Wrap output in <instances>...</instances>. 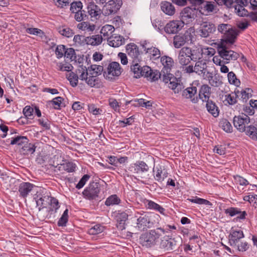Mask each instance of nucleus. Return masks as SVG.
Instances as JSON below:
<instances>
[{"instance_id":"obj_16","label":"nucleus","mask_w":257,"mask_h":257,"mask_svg":"<svg viewBox=\"0 0 257 257\" xmlns=\"http://www.w3.org/2000/svg\"><path fill=\"white\" fill-rule=\"evenodd\" d=\"M182 96L183 98L189 99L193 103H196L199 100L197 95V89L196 86H191L183 90Z\"/></svg>"},{"instance_id":"obj_21","label":"nucleus","mask_w":257,"mask_h":257,"mask_svg":"<svg viewBox=\"0 0 257 257\" xmlns=\"http://www.w3.org/2000/svg\"><path fill=\"white\" fill-rule=\"evenodd\" d=\"M244 237L243 231L241 230H232L229 235V242L231 246H237L240 239Z\"/></svg>"},{"instance_id":"obj_57","label":"nucleus","mask_w":257,"mask_h":257,"mask_svg":"<svg viewBox=\"0 0 257 257\" xmlns=\"http://www.w3.org/2000/svg\"><path fill=\"white\" fill-rule=\"evenodd\" d=\"M59 32L61 35L68 38L71 37L74 34L73 31L68 27L60 28Z\"/></svg>"},{"instance_id":"obj_58","label":"nucleus","mask_w":257,"mask_h":257,"mask_svg":"<svg viewBox=\"0 0 257 257\" xmlns=\"http://www.w3.org/2000/svg\"><path fill=\"white\" fill-rule=\"evenodd\" d=\"M65 50L66 47L64 45H60L57 47L55 50V54L58 59L64 56Z\"/></svg>"},{"instance_id":"obj_14","label":"nucleus","mask_w":257,"mask_h":257,"mask_svg":"<svg viewBox=\"0 0 257 257\" xmlns=\"http://www.w3.org/2000/svg\"><path fill=\"white\" fill-rule=\"evenodd\" d=\"M38 187L35 185L29 182H22L20 184L18 188L20 197L26 199L29 193L38 189Z\"/></svg>"},{"instance_id":"obj_59","label":"nucleus","mask_w":257,"mask_h":257,"mask_svg":"<svg viewBox=\"0 0 257 257\" xmlns=\"http://www.w3.org/2000/svg\"><path fill=\"white\" fill-rule=\"evenodd\" d=\"M89 178L90 176L89 175H84L80 180L78 184L76 185V188L78 189L82 188L86 184V182L89 179Z\"/></svg>"},{"instance_id":"obj_15","label":"nucleus","mask_w":257,"mask_h":257,"mask_svg":"<svg viewBox=\"0 0 257 257\" xmlns=\"http://www.w3.org/2000/svg\"><path fill=\"white\" fill-rule=\"evenodd\" d=\"M87 13L88 16L90 17L91 20L95 21L98 20L101 14L102 13V10L95 4L93 2L89 3L87 6Z\"/></svg>"},{"instance_id":"obj_3","label":"nucleus","mask_w":257,"mask_h":257,"mask_svg":"<svg viewBox=\"0 0 257 257\" xmlns=\"http://www.w3.org/2000/svg\"><path fill=\"white\" fill-rule=\"evenodd\" d=\"M161 231L163 233H165V230L161 227L156 229L150 230L149 231L142 233L139 238L140 243L146 248L151 247L154 246L158 241L161 234L159 232Z\"/></svg>"},{"instance_id":"obj_6","label":"nucleus","mask_w":257,"mask_h":257,"mask_svg":"<svg viewBox=\"0 0 257 257\" xmlns=\"http://www.w3.org/2000/svg\"><path fill=\"white\" fill-rule=\"evenodd\" d=\"M220 57L223 59L224 63L228 64L236 60L239 57V54L229 50L226 46L221 45L217 49Z\"/></svg>"},{"instance_id":"obj_7","label":"nucleus","mask_w":257,"mask_h":257,"mask_svg":"<svg viewBox=\"0 0 257 257\" xmlns=\"http://www.w3.org/2000/svg\"><path fill=\"white\" fill-rule=\"evenodd\" d=\"M81 69H79V72H81V74L80 75L79 78L82 80H85L86 83L90 87H98L100 80L98 78L97 75H89V72H88L87 69L85 66L83 65L80 66Z\"/></svg>"},{"instance_id":"obj_46","label":"nucleus","mask_w":257,"mask_h":257,"mask_svg":"<svg viewBox=\"0 0 257 257\" xmlns=\"http://www.w3.org/2000/svg\"><path fill=\"white\" fill-rule=\"evenodd\" d=\"M82 8L83 4L80 1H74L70 4V10L72 14H74Z\"/></svg>"},{"instance_id":"obj_42","label":"nucleus","mask_w":257,"mask_h":257,"mask_svg":"<svg viewBox=\"0 0 257 257\" xmlns=\"http://www.w3.org/2000/svg\"><path fill=\"white\" fill-rule=\"evenodd\" d=\"M156 169L157 173L155 176V179L159 182H162L167 178L168 173L166 172L163 173L161 167H157Z\"/></svg>"},{"instance_id":"obj_53","label":"nucleus","mask_w":257,"mask_h":257,"mask_svg":"<svg viewBox=\"0 0 257 257\" xmlns=\"http://www.w3.org/2000/svg\"><path fill=\"white\" fill-rule=\"evenodd\" d=\"M188 200L191 202L198 204H204L206 205H212L211 203L209 201L203 198H198L197 197H196L195 199H188Z\"/></svg>"},{"instance_id":"obj_61","label":"nucleus","mask_w":257,"mask_h":257,"mask_svg":"<svg viewBox=\"0 0 257 257\" xmlns=\"http://www.w3.org/2000/svg\"><path fill=\"white\" fill-rule=\"evenodd\" d=\"M248 243L245 242H241L240 244L238 243L237 244V246H233V247L236 248L238 250L240 251H245L247 250L249 248Z\"/></svg>"},{"instance_id":"obj_30","label":"nucleus","mask_w":257,"mask_h":257,"mask_svg":"<svg viewBox=\"0 0 257 257\" xmlns=\"http://www.w3.org/2000/svg\"><path fill=\"white\" fill-rule=\"evenodd\" d=\"M237 35L236 31L232 28L225 34L224 42L226 43L233 44L236 39Z\"/></svg>"},{"instance_id":"obj_41","label":"nucleus","mask_w":257,"mask_h":257,"mask_svg":"<svg viewBox=\"0 0 257 257\" xmlns=\"http://www.w3.org/2000/svg\"><path fill=\"white\" fill-rule=\"evenodd\" d=\"M76 165L72 162H66L62 164H60V166H58V169L60 170L61 168L65 170L67 172H73L75 171Z\"/></svg>"},{"instance_id":"obj_47","label":"nucleus","mask_w":257,"mask_h":257,"mask_svg":"<svg viewBox=\"0 0 257 257\" xmlns=\"http://www.w3.org/2000/svg\"><path fill=\"white\" fill-rule=\"evenodd\" d=\"M239 91L235 92L234 94H228L225 95L224 101H226L229 105H233L237 102L236 96H238Z\"/></svg>"},{"instance_id":"obj_49","label":"nucleus","mask_w":257,"mask_h":257,"mask_svg":"<svg viewBox=\"0 0 257 257\" xmlns=\"http://www.w3.org/2000/svg\"><path fill=\"white\" fill-rule=\"evenodd\" d=\"M104 227L100 224H96L88 230V233L90 235H95L99 234L104 230Z\"/></svg>"},{"instance_id":"obj_64","label":"nucleus","mask_w":257,"mask_h":257,"mask_svg":"<svg viewBox=\"0 0 257 257\" xmlns=\"http://www.w3.org/2000/svg\"><path fill=\"white\" fill-rule=\"evenodd\" d=\"M55 5L59 8H63L69 4L68 0H56L54 1Z\"/></svg>"},{"instance_id":"obj_12","label":"nucleus","mask_w":257,"mask_h":257,"mask_svg":"<svg viewBox=\"0 0 257 257\" xmlns=\"http://www.w3.org/2000/svg\"><path fill=\"white\" fill-rule=\"evenodd\" d=\"M100 193L99 184L96 182H92L89 184L83 191L82 194L84 197L88 200L96 199L98 197Z\"/></svg>"},{"instance_id":"obj_29","label":"nucleus","mask_w":257,"mask_h":257,"mask_svg":"<svg viewBox=\"0 0 257 257\" xmlns=\"http://www.w3.org/2000/svg\"><path fill=\"white\" fill-rule=\"evenodd\" d=\"M114 30L115 29L113 26L105 25L101 29L100 33L102 35V37L103 36L104 39L107 40V39L113 35L112 33L114 32Z\"/></svg>"},{"instance_id":"obj_36","label":"nucleus","mask_w":257,"mask_h":257,"mask_svg":"<svg viewBox=\"0 0 257 257\" xmlns=\"http://www.w3.org/2000/svg\"><path fill=\"white\" fill-rule=\"evenodd\" d=\"M87 71L89 72V75L94 74L98 76L103 71V67L101 65H92L90 68L88 67Z\"/></svg>"},{"instance_id":"obj_27","label":"nucleus","mask_w":257,"mask_h":257,"mask_svg":"<svg viewBox=\"0 0 257 257\" xmlns=\"http://www.w3.org/2000/svg\"><path fill=\"white\" fill-rule=\"evenodd\" d=\"M103 38L101 35H95L85 37V42L87 45L92 46H97L100 45L102 41Z\"/></svg>"},{"instance_id":"obj_45","label":"nucleus","mask_w":257,"mask_h":257,"mask_svg":"<svg viewBox=\"0 0 257 257\" xmlns=\"http://www.w3.org/2000/svg\"><path fill=\"white\" fill-rule=\"evenodd\" d=\"M227 77L228 82L230 84H233L236 86H238L240 85V81L237 78L236 75L233 72H228Z\"/></svg>"},{"instance_id":"obj_31","label":"nucleus","mask_w":257,"mask_h":257,"mask_svg":"<svg viewBox=\"0 0 257 257\" xmlns=\"http://www.w3.org/2000/svg\"><path fill=\"white\" fill-rule=\"evenodd\" d=\"M245 135L253 141H257V127L249 124L244 131Z\"/></svg>"},{"instance_id":"obj_26","label":"nucleus","mask_w":257,"mask_h":257,"mask_svg":"<svg viewBox=\"0 0 257 257\" xmlns=\"http://www.w3.org/2000/svg\"><path fill=\"white\" fill-rule=\"evenodd\" d=\"M206 101V107L207 111L214 117H217L219 114V109L216 103L211 100H208Z\"/></svg>"},{"instance_id":"obj_60","label":"nucleus","mask_w":257,"mask_h":257,"mask_svg":"<svg viewBox=\"0 0 257 257\" xmlns=\"http://www.w3.org/2000/svg\"><path fill=\"white\" fill-rule=\"evenodd\" d=\"M231 28V26L229 24H221L218 26V30L221 33L225 34Z\"/></svg>"},{"instance_id":"obj_48","label":"nucleus","mask_w":257,"mask_h":257,"mask_svg":"<svg viewBox=\"0 0 257 257\" xmlns=\"http://www.w3.org/2000/svg\"><path fill=\"white\" fill-rule=\"evenodd\" d=\"M63 100L64 99L62 97L58 96L49 101V103L51 104L55 109H59L61 107L62 102Z\"/></svg>"},{"instance_id":"obj_19","label":"nucleus","mask_w":257,"mask_h":257,"mask_svg":"<svg viewBox=\"0 0 257 257\" xmlns=\"http://www.w3.org/2000/svg\"><path fill=\"white\" fill-rule=\"evenodd\" d=\"M107 70V73L105 71L104 72L103 75L104 77L109 78V76L110 75L112 76H119L121 73L122 68L118 62H112L109 64Z\"/></svg>"},{"instance_id":"obj_20","label":"nucleus","mask_w":257,"mask_h":257,"mask_svg":"<svg viewBox=\"0 0 257 257\" xmlns=\"http://www.w3.org/2000/svg\"><path fill=\"white\" fill-rule=\"evenodd\" d=\"M126 52L133 60L136 61L141 59L139 47L135 43H130L126 46Z\"/></svg>"},{"instance_id":"obj_34","label":"nucleus","mask_w":257,"mask_h":257,"mask_svg":"<svg viewBox=\"0 0 257 257\" xmlns=\"http://www.w3.org/2000/svg\"><path fill=\"white\" fill-rule=\"evenodd\" d=\"M161 62L166 70L167 72L169 69L173 66L174 61L173 59L169 56H164L161 58Z\"/></svg>"},{"instance_id":"obj_51","label":"nucleus","mask_w":257,"mask_h":257,"mask_svg":"<svg viewBox=\"0 0 257 257\" xmlns=\"http://www.w3.org/2000/svg\"><path fill=\"white\" fill-rule=\"evenodd\" d=\"M33 112V108L30 106L27 105L25 106L23 110V114L25 115V120L27 121V119H32Z\"/></svg>"},{"instance_id":"obj_62","label":"nucleus","mask_w":257,"mask_h":257,"mask_svg":"<svg viewBox=\"0 0 257 257\" xmlns=\"http://www.w3.org/2000/svg\"><path fill=\"white\" fill-rule=\"evenodd\" d=\"M208 82L213 87H218L221 84V82L219 81L218 77L216 76H213V74L210 78Z\"/></svg>"},{"instance_id":"obj_28","label":"nucleus","mask_w":257,"mask_h":257,"mask_svg":"<svg viewBox=\"0 0 257 257\" xmlns=\"http://www.w3.org/2000/svg\"><path fill=\"white\" fill-rule=\"evenodd\" d=\"M162 11L166 15L173 16L175 13L174 6L170 2L164 1L161 3Z\"/></svg>"},{"instance_id":"obj_63","label":"nucleus","mask_w":257,"mask_h":257,"mask_svg":"<svg viewBox=\"0 0 257 257\" xmlns=\"http://www.w3.org/2000/svg\"><path fill=\"white\" fill-rule=\"evenodd\" d=\"M57 66L59 68V70L61 71H71L73 68V66L71 64H68L66 65L62 63H59L57 64Z\"/></svg>"},{"instance_id":"obj_5","label":"nucleus","mask_w":257,"mask_h":257,"mask_svg":"<svg viewBox=\"0 0 257 257\" xmlns=\"http://www.w3.org/2000/svg\"><path fill=\"white\" fill-rule=\"evenodd\" d=\"M149 170L148 165L144 161H138L135 163L132 164L128 168V170L133 174L135 178H141L145 179L143 174L147 172Z\"/></svg>"},{"instance_id":"obj_25","label":"nucleus","mask_w":257,"mask_h":257,"mask_svg":"<svg viewBox=\"0 0 257 257\" xmlns=\"http://www.w3.org/2000/svg\"><path fill=\"white\" fill-rule=\"evenodd\" d=\"M211 94V88L207 84L202 85L199 91L198 96L203 101L209 100Z\"/></svg>"},{"instance_id":"obj_4","label":"nucleus","mask_w":257,"mask_h":257,"mask_svg":"<svg viewBox=\"0 0 257 257\" xmlns=\"http://www.w3.org/2000/svg\"><path fill=\"white\" fill-rule=\"evenodd\" d=\"M191 48L188 47H184L181 49L178 54V62L181 65L182 71L183 72V68L188 67L191 61L195 59L194 55Z\"/></svg>"},{"instance_id":"obj_2","label":"nucleus","mask_w":257,"mask_h":257,"mask_svg":"<svg viewBox=\"0 0 257 257\" xmlns=\"http://www.w3.org/2000/svg\"><path fill=\"white\" fill-rule=\"evenodd\" d=\"M141 61V59L132 61L131 66V71L133 72L136 78L144 76L148 80L155 81L161 78L162 74L159 71L153 70L148 66H142L140 64Z\"/></svg>"},{"instance_id":"obj_52","label":"nucleus","mask_w":257,"mask_h":257,"mask_svg":"<svg viewBox=\"0 0 257 257\" xmlns=\"http://www.w3.org/2000/svg\"><path fill=\"white\" fill-rule=\"evenodd\" d=\"M68 210L66 209L63 212L62 216L58 221L59 226H65L68 221Z\"/></svg>"},{"instance_id":"obj_56","label":"nucleus","mask_w":257,"mask_h":257,"mask_svg":"<svg viewBox=\"0 0 257 257\" xmlns=\"http://www.w3.org/2000/svg\"><path fill=\"white\" fill-rule=\"evenodd\" d=\"M224 213L233 217L237 215V213H240V209L237 207H229L224 210Z\"/></svg>"},{"instance_id":"obj_23","label":"nucleus","mask_w":257,"mask_h":257,"mask_svg":"<svg viewBox=\"0 0 257 257\" xmlns=\"http://www.w3.org/2000/svg\"><path fill=\"white\" fill-rule=\"evenodd\" d=\"M188 37H190V35L188 33H185L183 35H176L173 39L174 47L176 48H179L183 46L187 41H189Z\"/></svg>"},{"instance_id":"obj_13","label":"nucleus","mask_w":257,"mask_h":257,"mask_svg":"<svg viewBox=\"0 0 257 257\" xmlns=\"http://www.w3.org/2000/svg\"><path fill=\"white\" fill-rule=\"evenodd\" d=\"M207 68L206 63L202 61H198L195 63L194 66L193 65H189L188 67H185L183 68V73L187 74H191L195 72L199 75H201L204 71H205Z\"/></svg>"},{"instance_id":"obj_39","label":"nucleus","mask_w":257,"mask_h":257,"mask_svg":"<svg viewBox=\"0 0 257 257\" xmlns=\"http://www.w3.org/2000/svg\"><path fill=\"white\" fill-rule=\"evenodd\" d=\"M64 56L67 61H76V56L73 48H66Z\"/></svg>"},{"instance_id":"obj_10","label":"nucleus","mask_w":257,"mask_h":257,"mask_svg":"<svg viewBox=\"0 0 257 257\" xmlns=\"http://www.w3.org/2000/svg\"><path fill=\"white\" fill-rule=\"evenodd\" d=\"M250 119L246 114L234 116L233 118L234 126L241 133L245 131L246 127L249 125Z\"/></svg>"},{"instance_id":"obj_17","label":"nucleus","mask_w":257,"mask_h":257,"mask_svg":"<svg viewBox=\"0 0 257 257\" xmlns=\"http://www.w3.org/2000/svg\"><path fill=\"white\" fill-rule=\"evenodd\" d=\"M216 30L215 25L208 21L202 22L200 25L199 32L202 37L207 38Z\"/></svg>"},{"instance_id":"obj_35","label":"nucleus","mask_w":257,"mask_h":257,"mask_svg":"<svg viewBox=\"0 0 257 257\" xmlns=\"http://www.w3.org/2000/svg\"><path fill=\"white\" fill-rule=\"evenodd\" d=\"M74 19L78 22L84 21L88 19V15L87 12L85 10L81 9V10L77 12L74 14Z\"/></svg>"},{"instance_id":"obj_32","label":"nucleus","mask_w":257,"mask_h":257,"mask_svg":"<svg viewBox=\"0 0 257 257\" xmlns=\"http://www.w3.org/2000/svg\"><path fill=\"white\" fill-rule=\"evenodd\" d=\"M143 47L145 48L144 50L150 55L152 58L156 60L161 57L160 51L157 48L154 47L147 48L145 45H143Z\"/></svg>"},{"instance_id":"obj_54","label":"nucleus","mask_w":257,"mask_h":257,"mask_svg":"<svg viewBox=\"0 0 257 257\" xmlns=\"http://www.w3.org/2000/svg\"><path fill=\"white\" fill-rule=\"evenodd\" d=\"M245 6H234L235 11L238 16L240 17H245L248 15V11L245 9Z\"/></svg>"},{"instance_id":"obj_40","label":"nucleus","mask_w":257,"mask_h":257,"mask_svg":"<svg viewBox=\"0 0 257 257\" xmlns=\"http://www.w3.org/2000/svg\"><path fill=\"white\" fill-rule=\"evenodd\" d=\"M175 245V241L171 238L162 240L161 243V246L166 250H172Z\"/></svg>"},{"instance_id":"obj_44","label":"nucleus","mask_w":257,"mask_h":257,"mask_svg":"<svg viewBox=\"0 0 257 257\" xmlns=\"http://www.w3.org/2000/svg\"><path fill=\"white\" fill-rule=\"evenodd\" d=\"M219 125L227 133H231L232 132V125L227 119L223 118L221 119L219 122Z\"/></svg>"},{"instance_id":"obj_18","label":"nucleus","mask_w":257,"mask_h":257,"mask_svg":"<svg viewBox=\"0 0 257 257\" xmlns=\"http://www.w3.org/2000/svg\"><path fill=\"white\" fill-rule=\"evenodd\" d=\"M195 10H193L190 7H186L182 11L181 20L182 24L187 25L192 22L195 18Z\"/></svg>"},{"instance_id":"obj_55","label":"nucleus","mask_w":257,"mask_h":257,"mask_svg":"<svg viewBox=\"0 0 257 257\" xmlns=\"http://www.w3.org/2000/svg\"><path fill=\"white\" fill-rule=\"evenodd\" d=\"M253 91L251 88H246L241 91V98L243 100L248 99L252 96V93Z\"/></svg>"},{"instance_id":"obj_33","label":"nucleus","mask_w":257,"mask_h":257,"mask_svg":"<svg viewBox=\"0 0 257 257\" xmlns=\"http://www.w3.org/2000/svg\"><path fill=\"white\" fill-rule=\"evenodd\" d=\"M28 142L29 139L26 137L19 136L12 138L10 144L12 145H17L23 147L24 144H27Z\"/></svg>"},{"instance_id":"obj_43","label":"nucleus","mask_w":257,"mask_h":257,"mask_svg":"<svg viewBox=\"0 0 257 257\" xmlns=\"http://www.w3.org/2000/svg\"><path fill=\"white\" fill-rule=\"evenodd\" d=\"M120 202V200L116 195H112L106 199L105 202V204L108 206L118 204Z\"/></svg>"},{"instance_id":"obj_9","label":"nucleus","mask_w":257,"mask_h":257,"mask_svg":"<svg viewBox=\"0 0 257 257\" xmlns=\"http://www.w3.org/2000/svg\"><path fill=\"white\" fill-rule=\"evenodd\" d=\"M134 217L137 219L136 227L140 230L150 228L152 225L148 214L146 212H136L135 213Z\"/></svg>"},{"instance_id":"obj_1","label":"nucleus","mask_w":257,"mask_h":257,"mask_svg":"<svg viewBox=\"0 0 257 257\" xmlns=\"http://www.w3.org/2000/svg\"><path fill=\"white\" fill-rule=\"evenodd\" d=\"M33 199L38 208L37 215L39 220L43 221L46 218L55 217V214L60 207L58 200L56 198L51 197L49 193L39 188L33 195Z\"/></svg>"},{"instance_id":"obj_50","label":"nucleus","mask_w":257,"mask_h":257,"mask_svg":"<svg viewBox=\"0 0 257 257\" xmlns=\"http://www.w3.org/2000/svg\"><path fill=\"white\" fill-rule=\"evenodd\" d=\"M67 79L72 86L75 87L77 85L78 81V76L77 74L73 72H71L67 76Z\"/></svg>"},{"instance_id":"obj_11","label":"nucleus","mask_w":257,"mask_h":257,"mask_svg":"<svg viewBox=\"0 0 257 257\" xmlns=\"http://www.w3.org/2000/svg\"><path fill=\"white\" fill-rule=\"evenodd\" d=\"M122 5L121 0H110L103 6V14L107 16L117 12Z\"/></svg>"},{"instance_id":"obj_37","label":"nucleus","mask_w":257,"mask_h":257,"mask_svg":"<svg viewBox=\"0 0 257 257\" xmlns=\"http://www.w3.org/2000/svg\"><path fill=\"white\" fill-rule=\"evenodd\" d=\"M147 208L150 209H153L159 212L162 214H164L165 209L158 204L152 200H147Z\"/></svg>"},{"instance_id":"obj_24","label":"nucleus","mask_w":257,"mask_h":257,"mask_svg":"<svg viewBox=\"0 0 257 257\" xmlns=\"http://www.w3.org/2000/svg\"><path fill=\"white\" fill-rule=\"evenodd\" d=\"M107 42L109 46L113 47H118L125 43V39L121 36L116 35L107 39Z\"/></svg>"},{"instance_id":"obj_22","label":"nucleus","mask_w":257,"mask_h":257,"mask_svg":"<svg viewBox=\"0 0 257 257\" xmlns=\"http://www.w3.org/2000/svg\"><path fill=\"white\" fill-rule=\"evenodd\" d=\"M182 27V22L180 21H172L166 25L164 30L168 34H175L177 33Z\"/></svg>"},{"instance_id":"obj_8","label":"nucleus","mask_w":257,"mask_h":257,"mask_svg":"<svg viewBox=\"0 0 257 257\" xmlns=\"http://www.w3.org/2000/svg\"><path fill=\"white\" fill-rule=\"evenodd\" d=\"M162 79L165 84H168V87L172 89L175 93H179L184 88L183 84L179 83L176 78L170 73L163 74Z\"/></svg>"},{"instance_id":"obj_38","label":"nucleus","mask_w":257,"mask_h":257,"mask_svg":"<svg viewBox=\"0 0 257 257\" xmlns=\"http://www.w3.org/2000/svg\"><path fill=\"white\" fill-rule=\"evenodd\" d=\"M36 148V147L34 144L28 142L27 144L24 145L22 147V150L24 154H32L35 152Z\"/></svg>"}]
</instances>
